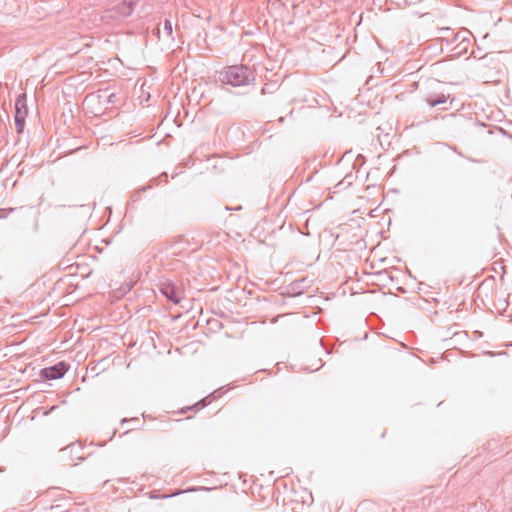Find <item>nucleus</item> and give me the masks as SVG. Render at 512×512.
<instances>
[{
	"label": "nucleus",
	"mask_w": 512,
	"mask_h": 512,
	"mask_svg": "<svg viewBox=\"0 0 512 512\" xmlns=\"http://www.w3.org/2000/svg\"><path fill=\"white\" fill-rule=\"evenodd\" d=\"M461 41V38L454 39V36L450 39V43L457 42V44Z\"/></svg>",
	"instance_id": "14"
},
{
	"label": "nucleus",
	"mask_w": 512,
	"mask_h": 512,
	"mask_svg": "<svg viewBox=\"0 0 512 512\" xmlns=\"http://www.w3.org/2000/svg\"><path fill=\"white\" fill-rule=\"evenodd\" d=\"M160 292L174 304H179L182 299L183 291L172 283H162Z\"/></svg>",
	"instance_id": "4"
},
{
	"label": "nucleus",
	"mask_w": 512,
	"mask_h": 512,
	"mask_svg": "<svg viewBox=\"0 0 512 512\" xmlns=\"http://www.w3.org/2000/svg\"><path fill=\"white\" fill-rule=\"evenodd\" d=\"M26 116H15V125L18 133H22L25 126Z\"/></svg>",
	"instance_id": "10"
},
{
	"label": "nucleus",
	"mask_w": 512,
	"mask_h": 512,
	"mask_svg": "<svg viewBox=\"0 0 512 512\" xmlns=\"http://www.w3.org/2000/svg\"><path fill=\"white\" fill-rule=\"evenodd\" d=\"M217 393H218V391H214L212 394H210V395L206 396L205 398H203L202 400L198 401L193 406L186 407L185 409H182L181 412L185 413L188 410L199 411V410L203 409L204 407H206L207 405L212 403V401L219 396V395H217Z\"/></svg>",
	"instance_id": "6"
},
{
	"label": "nucleus",
	"mask_w": 512,
	"mask_h": 512,
	"mask_svg": "<svg viewBox=\"0 0 512 512\" xmlns=\"http://www.w3.org/2000/svg\"><path fill=\"white\" fill-rule=\"evenodd\" d=\"M27 98L21 94L15 101V116H27Z\"/></svg>",
	"instance_id": "8"
},
{
	"label": "nucleus",
	"mask_w": 512,
	"mask_h": 512,
	"mask_svg": "<svg viewBox=\"0 0 512 512\" xmlns=\"http://www.w3.org/2000/svg\"><path fill=\"white\" fill-rule=\"evenodd\" d=\"M449 96L444 93L429 94L426 96L425 101L430 107H435L439 104L447 102Z\"/></svg>",
	"instance_id": "7"
},
{
	"label": "nucleus",
	"mask_w": 512,
	"mask_h": 512,
	"mask_svg": "<svg viewBox=\"0 0 512 512\" xmlns=\"http://www.w3.org/2000/svg\"><path fill=\"white\" fill-rule=\"evenodd\" d=\"M439 38L442 40H446L448 43H450V35L453 36V33L451 32L450 28L448 27H442L438 30Z\"/></svg>",
	"instance_id": "9"
},
{
	"label": "nucleus",
	"mask_w": 512,
	"mask_h": 512,
	"mask_svg": "<svg viewBox=\"0 0 512 512\" xmlns=\"http://www.w3.org/2000/svg\"><path fill=\"white\" fill-rule=\"evenodd\" d=\"M163 31L167 36L172 37L173 28L170 20L164 21Z\"/></svg>",
	"instance_id": "11"
},
{
	"label": "nucleus",
	"mask_w": 512,
	"mask_h": 512,
	"mask_svg": "<svg viewBox=\"0 0 512 512\" xmlns=\"http://www.w3.org/2000/svg\"><path fill=\"white\" fill-rule=\"evenodd\" d=\"M128 421H138V419H137V418H132V419H130V420L123 419V420H122V423H126V422H128Z\"/></svg>",
	"instance_id": "16"
},
{
	"label": "nucleus",
	"mask_w": 512,
	"mask_h": 512,
	"mask_svg": "<svg viewBox=\"0 0 512 512\" xmlns=\"http://www.w3.org/2000/svg\"><path fill=\"white\" fill-rule=\"evenodd\" d=\"M138 1L139 0H124L114 8L106 10L102 16V20L109 22L110 20H119L130 16Z\"/></svg>",
	"instance_id": "2"
},
{
	"label": "nucleus",
	"mask_w": 512,
	"mask_h": 512,
	"mask_svg": "<svg viewBox=\"0 0 512 512\" xmlns=\"http://www.w3.org/2000/svg\"><path fill=\"white\" fill-rule=\"evenodd\" d=\"M68 371V366L65 362H59L53 366L46 367L41 370V376L48 380H55L62 378Z\"/></svg>",
	"instance_id": "3"
},
{
	"label": "nucleus",
	"mask_w": 512,
	"mask_h": 512,
	"mask_svg": "<svg viewBox=\"0 0 512 512\" xmlns=\"http://www.w3.org/2000/svg\"><path fill=\"white\" fill-rule=\"evenodd\" d=\"M114 97H115V94H111V95H109V102H110V103H113V101H114Z\"/></svg>",
	"instance_id": "15"
},
{
	"label": "nucleus",
	"mask_w": 512,
	"mask_h": 512,
	"mask_svg": "<svg viewBox=\"0 0 512 512\" xmlns=\"http://www.w3.org/2000/svg\"><path fill=\"white\" fill-rule=\"evenodd\" d=\"M470 32L468 30H463L454 34V39L461 38V41L454 48L457 54H462L467 51L470 45Z\"/></svg>",
	"instance_id": "5"
},
{
	"label": "nucleus",
	"mask_w": 512,
	"mask_h": 512,
	"mask_svg": "<svg viewBox=\"0 0 512 512\" xmlns=\"http://www.w3.org/2000/svg\"><path fill=\"white\" fill-rule=\"evenodd\" d=\"M219 80L222 84L241 87L252 83L255 80V75L248 66L231 65L220 71Z\"/></svg>",
	"instance_id": "1"
},
{
	"label": "nucleus",
	"mask_w": 512,
	"mask_h": 512,
	"mask_svg": "<svg viewBox=\"0 0 512 512\" xmlns=\"http://www.w3.org/2000/svg\"><path fill=\"white\" fill-rule=\"evenodd\" d=\"M81 449L80 446H76L75 444H70L66 447V450H69L71 453L74 452V450H79Z\"/></svg>",
	"instance_id": "13"
},
{
	"label": "nucleus",
	"mask_w": 512,
	"mask_h": 512,
	"mask_svg": "<svg viewBox=\"0 0 512 512\" xmlns=\"http://www.w3.org/2000/svg\"><path fill=\"white\" fill-rule=\"evenodd\" d=\"M205 488L204 487H200L199 490H204ZM198 490V488H190L188 490H182V491H178L176 493H173L172 496H175V495H178V494H182V493H185V492H189V491H196ZM165 498H168V497H171V495H166L164 496Z\"/></svg>",
	"instance_id": "12"
}]
</instances>
